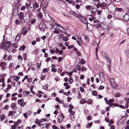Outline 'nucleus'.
<instances>
[{
    "instance_id": "2f4dec72",
    "label": "nucleus",
    "mask_w": 129,
    "mask_h": 129,
    "mask_svg": "<svg viewBox=\"0 0 129 129\" xmlns=\"http://www.w3.org/2000/svg\"><path fill=\"white\" fill-rule=\"evenodd\" d=\"M48 87V85L47 84L46 85L44 86L43 87V89H44L45 90H46L47 89Z\"/></svg>"
},
{
    "instance_id": "c03bdc74",
    "label": "nucleus",
    "mask_w": 129,
    "mask_h": 129,
    "mask_svg": "<svg viewBox=\"0 0 129 129\" xmlns=\"http://www.w3.org/2000/svg\"><path fill=\"white\" fill-rule=\"evenodd\" d=\"M25 6L27 9L29 7V5L28 3H26L25 4Z\"/></svg>"
},
{
    "instance_id": "c85d7f7f",
    "label": "nucleus",
    "mask_w": 129,
    "mask_h": 129,
    "mask_svg": "<svg viewBox=\"0 0 129 129\" xmlns=\"http://www.w3.org/2000/svg\"><path fill=\"white\" fill-rule=\"evenodd\" d=\"M39 50L37 49H36L33 51V54H36L38 53Z\"/></svg>"
},
{
    "instance_id": "b1692460",
    "label": "nucleus",
    "mask_w": 129,
    "mask_h": 129,
    "mask_svg": "<svg viewBox=\"0 0 129 129\" xmlns=\"http://www.w3.org/2000/svg\"><path fill=\"white\" fill-rule=\"evenodd\" d=\"M49 71V69L48 68H44L43 70V73H46L47 72Z\"/></svg>"
},
{
    "instance_id": "3c124183",
    "label": "nucleus",
    "mask_w": 129,
    "mask_h": 129,
    "mask_svg": "<svg viewBox=\"0 0 129 129\" xmlns=\"http://www.w3.org/2000/svg\"><path fill=\"white\" fill-rule=\"evenodd\" d=\"M62 58V57H59L58 58V60L59 62H60Z\"/></svg>"
},
{
    "instance_id": "774afa93",
    "label": "nucleus",
    "mask_w": 129,
    "mask_h": 129,
    "mask_svg": "<svg viewBox=\"0 0 129 129\" xmlns=\"http://www.w3.org/2000/svg\"><path fill=\"white\" fill-rule=\"evenodd\" d=\"M52 128L54 129H57V127L55 125H53L52 127Z\"/></svg>"
},
{
    "instance_id": "bb28decb",
    "label": "nucleus",
    "mask_w": 129,
    "mask_h": 129,
    "mask_svg": "<svg viewBox=\"0 0 129 129\" xmlns=\"http://www.w3.org/2000/svg\"><path fill=\"white\" fill-rule=\"evenodd\" d=\"M47 123H45L42 124V126L41 128H45L46 127L47 128Z\"/></svg>"
},
{
    "instance_id": "8fccbe9b",
    "label": "nucleus",
    "mask_w": 129,
    "mask_h": 129,
    "mask_svg": "<svg viewBox=\"0 0 129 129\" xmlns=\"http://www.w3.org/2000/svg\"><path fill=\"white\" fill-rule=\"evenodd\" d=\"M114 102V100L113 99H110V100H108V101H107V102H110V103H112Z\"/></svg>"
},
{
    "instance_id": "a878e982",
    "label": "nucleus",
    "mask_w": 129,
    "mask_h": 129,
    "mask_svg": "<svg viewBox=\"0 0 129 129\" xmlns=\"http://www.w3.org/2000/svg\"><path fill=\"white\" fill-rule=\"evenodd\" d=\"M92 125V123H89L87 125H86V127L87 128H89Z\"/></svg>"
},
{
    "instance_id": "9b49d317",
    "label": "nucleus",
    "mask_w": 129,
    "mask_h": 129,
    "mask_svg": "<svg viewBox=\"0 0 129 129\" xmlns=\"http://www.w3.org/2000/svg\"><path fill=\"white\" fill-rule=\"evenodd\" d=\"M70 14L71 15L76 17H77L78 18H79V17L80 16V15H78L77 14H76L75 12L73 11L71 12Z\"/></svg>"
},
{
    "instance_id": "39448f33",
    "label": "nucleus",
    "mask_w": 129,
    "mask_h": 129,
    "mask_svg": "<svg viewBox=\"0 0 129 129\" xmlns=\"http://www.w3.org/2000/svg\"><path fill=\"white\" fill-rule=\"evenodd\" d=\"M78 18L80 19L81 22L82 23L84 24H87V22L86 19L83 16L80 15L79 17Z\"/></svg>"
},
{
    "instance_id": "603ef678",
    "label": "nucleus",
    "mask_w": 129,
    "mask_h": 129,
    "mask_svg": "<svg viewBox=\"0 0 129 129\" xmlns=\"http://www.w3.org/2000/svg\"><path fill=\"white\" fill-rule=\"evenodd\" d=\"M104 88V87L103 86H100L99 88L98 89L99 90H101L103 89Z\"/></svg>"
},
{
    "instance_id": "0eeeda50",
    "label": "nucleus",
    "mask_w": 129,
    "mask_h": 129,
    "mask_svg": "<svg viewBox=\"0 0 129 129\" xmlns=\"http://www.w3.org/2000/svg\"><path fill=\"white\" fill-rule=\"evenodd\" d=\"M25 22L28 23L30 21V18L29 15L26 16L24 18Z\"/></svg>"
},
{
    "instance_id": "f8f14e48",
    "label": "nucleus",
    "mask_w": 129,
    "mask_h": 129,
    "mask_svg": "<svg viewBox=\"0 0 129 129\" xmlns=\"http://www.w3.org/2000/svg\"><path fill=\"white\" fill-rule=\"evenodd\" d=\"M126 13L123 16V20L125 21H127L129 19V16H128L127 14Z\"/></svg>"
},
{
    "instance_id": "5701e85b",
    "label": "nucleus",
    "mask_w": 129,
    "mask_h": 129,
    "mask_svg": "<svg viewBox=\"0 0 129 129\" xmlns=\"http://www.w3.org/2000/svg\"><path fill=\"white\" fill-rule=\"evenodd\" d=\"M103 75L104 74L102 72H101L99 73V75L100 79L103 77Z\"/></svg>"
},
{
    "instance_id": "f257e3e1",
    "label": "nucleus",
    "mask_w": 129,
    "mask_h": 129,
    "mask_svg": "<svg viewBox=\"0 0 129 129\" xmlns=\"http://www.w3.org/2000/svg\"><path fill=\"white\" fill-rule=\"evenodd\" d=\"M10 42H7L4 45V48L5 49H6L7 51H10L13 49V46L12 45V46L10 47Z\"/></svg>"
},
{
    "instance_id": "7c9ffc66",
    "label": "nucleus",
    "mask_w": 129,
    "mask_h": 129,
    "mask_svg": "<svg viewBox=\"0 0 129 129\" xmlns=\"http://www.w3.org/2000/svg\"><path fill=\"white\" fill-rule=\"evenodd\" d=\"M16 106V104L15 103H12L11 105V106L12 108L14 109L15 106Z\"/></svg>"
},
{
    "instance_id": "49530a36",
    "label": "nucleus",
    "mask_w": 129,
    "mask_h": 129,
    "mask_svg": "<svg viewBox=\"0 0 129 129\" xmlns=\"http://www.w3.org/2000/svg\"><path fill=\"white\" fill-rule=\"evenodd\" d=\"M107 104L109 105L110 107H112L113 105V104L112 103H110L109 102H107Z\"/></svg>"
},
{
    "instance_id": "13d9d810",
    "label": "nucleus",
    "mask_w": 129,
    "mask_h": 129,
    "mask_svg": "<svg viewBox=\"0 0 129 129\" xmlns=\"http://www.w3.org/2000/svg\"><path fill=\"white\" fill-rule=\"evenodd\" d=\"M71 116V119L72 120H74V115H70Z\"/></svg>"
},
{
    "instance_id": "052dcab7",
    "label": "nucleus",
    "mask_w": 129,
    "mask_h": 129,
    "mask_svg": "<svg viewBox=\"0 0 129 129\" xmlns=\"http://www.w3.org/2000/svg\"><path fill=\"white\" fill-rule=\"evenodd\" d=\"M54 32L55 33L58 34L59 33V31L58 30H55L54 31Z\"/></svg>"
},
{
    "instance_id": "a211bd4d",
    "label": "nucleus",
    "mask_w": 129,
    "mask_h": 129,
    "mask_svg": "<svg viewBox=\"0 0 129 129\" xmlns=\"http://www.w3.org/2000/svg\"><path fill=\"white\" fill-rule=\"evenodd\" d=\"M33 8L31 6H30L27 9L28 12H31L33 11Z\"/></svg>"
},
{
    "instance_id": "e2e57ef3",
    "label": "nucleus",
    "mask_w": 129,
    "mask_h": 129,
    "mask_svg": "<svg viewBox=\"0 0 129 129\" xmlns=\"http://www.w3.org/2000/svg\"><path fill=\"white\" fill-rule=\"evenodd\" d=\"M18 76L20 75V76H23V74L22 72H20L18 74Z\"/></svg>"
},
{
    "instance_id": "f3484780",
    "label": "nucleus",
    "mask_w": 129,
    "mask_h": 129,
    "mask_svg": "<svg viewBox=\"0 0 129 129\" xmlns=\"http://www.w3.org/2000/svg\"><path fill=\"white\" fill-rule=\"evenodd\" d=\"M122 10V9L121 8H116L115 9V11L118 12H121Z\"/></svg>"
},
{
    "instance_id": "20e7f679",
    "label": "nucleus",
    "mask_w": 129,
    "mask_h": 129,
    "mask_svg": "<svg viewBox=\"0 0 129 129\" xmlns=\"http://www.w3.org/2000/svg\"><path fill=\"white\" fill-rule=\"evenodd\" d=\"M45 24L42 22L40 23L39 25V28L42 30L44 31L45 28Z\"/></svg>"
},
{
    "instance_id": "680f3d73",
    "label": "nucleus",
    "mask_w": 129,
    "mask_h": 129,
    "mask_svg": "<svg viewBox=\"0 0 129 129\" xmlns=\"http://www.w3.org/2000/svg\"><path fill=\"white\" fill-rule=\"evenodd\" d=\"M114 34L113 33V32H111L110 33V37L112 38Z\"/></svg>"
},
{
    "instance_id": "4d7b16f0",
    "label": "nucleus",
    "mask_w": 129,
    "mask_h": 129,
    "mask_svg": "<svg viewBox=\"0 0 129 129\" xmlns=\"http://www.w3.org/2000/svg\"><path fill=\"white\" fill-rule=\"evenodd\" d=\"M25 48V47L24 45H23L21 47H20V49H22L23 50H24Z\"/></svg>"
},
{
    "instance_id": "f704fd0d",
    "label": "nucleus",
    "mask_w": 129,
    "mask_h": 129,
    "mask_svg": "<svg viewBox=\"0 0 129 129\" xmlns=\"http://www.w3.org/2000/svg\"><path fill=\"white\" fill-rule=\"evenodd\" d=\"M51 70V71L53 72H56L57 70L56 68H52Z\"/></svg>"
},
{
    "instance_id": "cd10ccee",
    "label": "nucleus",
    "mask_w": 129,
    "mask_h": 129,
    "mask_svg": "<svg viewBox=\"0 0 129 129\" xmlns=\"http://www.w3.org/2000/svg\"><path fill=\"white\" fill-rule=\"evenodd\" d=\"M5 118V115L4 114H2L1 117V120L2 121L4 120Z\"/></svg>"
},
{
    "instance_id": "2eb2a0df",
    "label": "nucleus",
    "mask_w": 129,
    "mask_h": 129,
    "mask_svg": "<svg viewBox=\"0 0 129 129\" xmlns=\"http://www.w3.org/2000/svg\"><path fill=\"white\" fill-rule=\"evenodd\" d=\"M27 32V30L26 28L23 29L21 32V34H22L24 36Z\"/></svg>"
},
{
    "instance_id": "f03ea898",
    "label": "nucleus",
    "mask_w": 129,
    "mask_h": 129,
    "mask_svg": "<svg viewBox=\"0 0 129 129\" xmlns=\"http://www.w3.org/2000/svg\"><path fill=\"white\" fill-rule=\"evenodd\" d=\"M109 81L112 87L115 89H116L117 87V85L115 82L114 78H109Z\"/></svg>"
},
{
    "instance_id": "ddd939ff",
    "label": "nucleus",
    "mask_w": 129,
    "mask_h": 129,
    "mask_svg": "<svg viewBox=\"0 0 129 129\" xmlns=\"http://www.w3.org/2000/svg\"><path fill=\"white\" fill-rule=\"evenodd\" d=\"M33 7L34 9L35 8H38L39 7V5L38 3L36 2L35 4H33Z\"/></svg>"
},
{
    "instance_id": "de8ad7c7",
    "label": "nucleus",
    "mask_w": 129,
    "mask_h": 129,
    "mask_svg": "<svg viewBox=\"0 0 129 129\" xmlns=\"http://www.w3.org/2000/svg\"><path fill=\"white\" fill-rule=\"evenodd\" d=\"M74 47V46L73 45H71L70 46H68V48L69 49H70L72 48H73Z\"/></svg>"
},
{
    "instance_id": "ea45409f",
    "label": "nucleus",
    "mask_w": 129,
    "mask_h": 129,
    "mask_svg": "<svg viewBox=\"0 0 129 129\" xmlns=\"http://www.w3.org/2000/svg\"><path fill=\"white\" fill-rule=\"evenodd\" d=\"M35 22V19H33L31 20L30 21V23L32 24H34Z\"/></svg>"
},
{
    "instance_id": "6e6d98bb",
    "label": "nucleus",
    "mask_w": 129,
    "mask_h": 129,
    "mask_svg": "<svg viewBox=\"0 0 129 129\" xmlns=\"http://www.w3.org/2000/svg\"><path fill=\"white\" fill-rule=\"evenodd\" d=\"M112 17V16L111 15H108L107 17V18L109 19H111Z\"/></svg>"
},
{
    "instance_id": "c9c22d12",
    "label": "nucleus",
    "mask_w": 129,
    "mask_h": 129,
    "mask_svg": "<svg viewBox=\"0 0 129 129\" xmlns=\"http://www.w3.org/2000/svg\"><path fill=\"white\" fill-rule=\"evenodd\" d=\"M13 111H9V114L8 115V116H10L11 115H13Z\"/></svg>"
},
{
    "instance_id": "5fc2aeb1",
    "label": "nucleus",
    "mask_w": 129,
    "mask_h": 129,
    "mask_svg": "<svg viewBox=\"0 0 129 129\" xmlns=\"http://www.w3.org/2000/svg\"><path fill=\"white\" fill-rule=\"evenodd\" d=\"M5 79L3 78H2L0 79V82H2L3 83L4 82Z\"/></svg>"
},
{
    "instance_id": "69168bd1",
    "label": "nucleus",
    "mask_w": 129,
    "mask_h": 129,
    "mask_svg": "<svg viewBox=\"0 0 129 129\" xmlns=\"http://www.w3.org/2000/svg\"><path fill=\"white\" fill-rule=\"evenodd\" d=\"M55 51L56 52V53H58L59 52V50L58 48H56V49Z\"/></svg>"
},
{
    "instance_id": "0e129e2a",
    "label": "nucleus",
    "mask_w": 129,
    "mask_h": 129,
    "mask_svg": "<svg viewBox=\"0 0 129 129\" xmlns=\"http://www.w3.org/2000/svg\"><path fill=\"white\" fill-rule=\"evenodd\" d=\"M77 69L78 71H80V67L79 65H78L77 67Z\"/></svg>"
},
{
    "instance_id": "37998d69",
    "label": "nucleus",
    "mask_w": 129,
    "mask_h": 129,
    "mask_svg": "<svg viewBox=\"0 0 129 129\" xmlns=\"http://www.w3.org/2000/svg\"><path fill=\"white\" fill-rule=\"evenodd\" d=\"M13 77H15L16 78L15 80L17 81L19 80L20 77L18 76L16 77V76H13Z\"/></svg>"
},
{
    "instance_id": "e433bc0d",
    "label": "nucleus",
    "mask_w": 129,
    "mask_h": 129,
    "mask_svg": "<svg viewBox=\"0 0 129 129\" xmlns=\"http://www.w3.org/2000/svg\"><path fill=\"white\" fill-rule=\"evenodd\" d=\"M73 81V80L72 78L70 77L69 79V82L70 83H71Z\"/></svg>"
},
{
    "instance_id": "338daca9",
    "label": "nucleus",
    "mask_w": 129,
    "mask_h": 129,
    "mask_svg": "<svg viewBox=\"0 0 129 129\" xmlns=\"http://www.w3.org/2000/svg\"><path fill=\"white\" fill-rule=\"evenodd\" d=\"M16 127V126L15 125H14L12 126V129H15Z\"/></svg>"
},
{
    "instance_id": "9d476101",
    "label": "nucleus",
    "mask_w": 129,
    "mask_h": 129,
    "mask_svg": "<svg viewBox=\"0 0 129 129\" xmlns=\"http://www.w3.org/2000/svg\"><path fill=\"white\" fill-rule=\"evenodd\" d=\"M106 4L103 2L101 4V8L103 9H104L106 8Z\"/></svg>"
},
{
    "instance_id": "393cba45",
    "label": "nucleus",
    "mask_w": 129,
    "mask_h": 129,
    "mask_svg": "<svg viewBox=\"0 0 129 129\" xmlns=\"http://www.w3.org/2000/svg\"><path fill=\"white\" fill-rule=\"evenodd\" d=\"M84 38L86 42H88L89 40V37L86 35H85L84 36Z\"/></svg>"
},
{
    "instance_id": "a18cd8bd",
    "label": "nucleus",
    "mask_w": 129,
    "mask_h": 129,
    "mask_svg": "<svg viewBox=\"0 0 129 129\" xmlns=\"http://www.w3.org/2000/svg\"><path fill=\"white\" fill-rule=\"evenodd\" d=\"M26 7L25 6H22L20 8L21 11H23L25 9Z\"/></svg>"
},
{
    "instance_id": "09e8293b",
    "label": "nucleus",
    "mask_w": 129,
    "mask_h": 129,
    "mask_svg": "<svg viewBox=\"0 0 129 129\" xmlns=\"http://www.w3.org/2000/svg\"><path fill=\"white\" fill-rule=\"evenodd\" d=\"M91 7L90 6L87 5L86 7V8L87 10H89L91 9Z\"/></svg>"
},
{
    "instance_id": "c756f323",
    "label": "nucleus",
    "mask_w": 129,
    "mask_h": 129,
    "mask_svg": "<svg viewBox=\"0 0 129 129\" xmlns=\"http://www.w3.org/2000/svg\"><path fill=\"white\" fill-rule=\"evenodd\" d=\"M92 93L93 95L95 96H96L97 95V92L95 91H93Z\"/></svg>"
},
{
    "instance_id": "dca6fc26",
    "label": "nucleus",
    "mask_w": 129,
    "mask_h": 129,
    "mask_svg": "<svg viewBox=\"0 0 129 129\" xmlns=\"http://www.w3.org/2000/svg\"><path fill=\"white\" fill-rule=\"evenodd\" d=\"M20 34L18 33L17 35L16 38V41H18L20 38Z\"/></svg>"
},
{
    "instance_id": "bf43d9fd",
    "label": "nucleus",
    "mask_w": 129,
    "mask_h": 129,
    "mask_svg": "<svg viewBox=\"0 0 129 129\" xmlns=\"http://www.w3.org/2000/svg\"><path fill=\"white\" fill-rule=\"evenodd\" d=\"M77 53L79 56H81V53L79 51H77Z\"/></svg>"
},
{
    "instance_id": "1a4fd4ad",
    "label": "nucleus",
    "mask_w": 129,
    "mask_h": 129,
    "mask_svg": "<svg viewBox=\"0 0 129 129\" xmlns=\"http://www.w3.org/2000/svg\"><path fill=\"white\" fill-rule=\"evenodd\" d=\"M64 118L63 115L62 113H61L60 115L57 118L58 121L60 122L62 120V119Z\"/></svg>"
},
{
    "instance_id": "4be33fe9",
    "label": "nucleus",
    "mask_w": 129,
    "mask_h": 129,
    "mask_svg": "<svg viewBox=\"0 0 129 129\" xmlns=\"http://www.w3.org/2000/svg\"><path fill=\"white\" fill-rule=\"evenodd\" d=\"M92 102V101L90 99H88L86 101V102L88 104H91Z\"/></svg>"
},
{
    "instance_id": "4468645a",
    "label": "nucleus",
    "mask_w": 129,
    "mask_h": 129,
    "mask_svg": "<svg viewBox=\"0 0 129 129\" xmlns=\"http://www.w3.org/2000/svg\"><path fill=\"white\" fill-rule=\"evenodd\" d=\"M18 15L19 18H22L23 17V13L22 12H20L19 13Z\"/></svg>"
},
{
    "instance_id": "6ab92c4d",
    "label": "nucleus",
    "mask_w": 129,
    "mask_h": 129,
    "mask_svg": "<svg viewBox=\"0 0 129 129\" xmlns=\"http://www.w3.org/2000/svg\"><path fill=\"white\" fill-rule=\"evenodd\" d=\"M86 102V101L84 99H82L80 102V103L82 104H84Z\"/></svg>"
},
{
    "instance_id": "6e6552de",
    "label": "nucleus",
    "mask_w": 129,
    "mask_h": 129,
    "mask_svg": "<svg viewBox=\"0 0 129 129\" xmlns=\"http://www.w3.org/2000/svg\"><path fill=\"white\" fill-rule=\"evenodd\" d=\"M108 24H105L101 27L102 29L104 31H107L108 29Z\"/></svg>"
},
{
    "instance_id": "7ed1b4c3",
    "label": "nucleus",
    "mask_w": 129,
    "mask_h": 129,
    "mask_svg": "<svg viewBox=\"0 0 129 129\" xmlns=\"http://www.w3.org/2000/svg\"><path fill=\"white\" fill-rule=\"evenodd\" d=\"M86 27L88 31L89 32H91L92 31L93 29V25L90 24L88 23H87Z\"/></svg>"
},
{
    "instance_id": "473e14b6",
    "label": "nucleus",
    "mask_w": 129,
    "mask_h": 129,
    "mask_svg": "<svg viewBox=\"0 0 129 129\" xmlns=\"http://www.w3.org/2000/svg\"><path fill=\"white\" fill-rule=\"evenodd\" d=\"M38 16L40 18H42L43 17L42 14L41 12H39L38 14Z\"/></svg>"
},
{
    "instance_id": "412c9836",
    "label": "nucleus",
    "mask_w": 129,
    "mask_h": 129,
    "mask_svg": "<svg viewBox=\"0 0 129 129\" xmlns=\"http://www.w3.org/2000/svg\"><path fill=\"white\" fill-rule=\"evenodd\" d=\"M19 22L21 23H23L25 22L24 19L23 18H19Z\"/></svg>"
},
{
    "instance_id": "4c0bfd02",
    "label": "nucleus",
    "mask_w": 129,
    "mask_h": 129,
    "mask_svg": "<svg viewBox=\"0 0 129 129\" xmlns=\"http://www.w3.org/2000/svg\"><path fill=\"white\" fill-rule=\"evenodd\" d=\"M96 7L97 8L101 7V4L100 3H99L96 5Z\"/></svg>"
},
{
    "instance_id": "a19ab883",
    "label": "nucleus",
    "mask_w": 129,
    "mask_h": 129,
    "mask_svg": "<svg viewBox=\"0 0 129 129\" xmlns=\"http://www.w3.org/2000/svg\"><path fill=\"white\" fill-rule=\"evenodd\" d=\"M125 52L126 54V55L128 56L129 55L128 54L129 53V51L128 50H125Z\"/></svg>"
},
{
    "instance_id": "aec40b11",
    "label": "nucleus",
    "mask_w": 129,
    "mask_h": 129,
    "mask_svg": "<svg viewBox=\"0 0 129 129\" xmlns=\"http://www.w3.org/2000/svg\"><path fill=\"white\" fill-rule=\"evenodd\" d=\"M29 92L27 91H24L23 92L24 95L26 96L27 95L29 94Z\"/></svg>"
},
{
    "instance_id": "423d86ee",
    "label": "nucleus",
    "mask_w": 129,
    "mask_h": 129,
    "mask_svg": "<svg viewBox=\"0 0 129 129\" xmlns=\"http://www.w3.org/2000/svg\"><path fill=\"white\" fill-rule=\"evenodd\" d=\"M18 103L19 104L20 106L22 107H23L26 104V102H24L23 99L19 100H18Z\"/></svg>"
},
{
    "instance_id": "72a5a7b5",
    "label": "nucleus",
    "mask_w": 129,
    "mask_h": 129,
    "mask_svg": "<svg viewBox=\"0 0 129 129\" xmlns=\"http://www.w3.org/2000/svg\"><path fill=\"white\" fill-rule=\"evenodd\" d=\"M121 96V94L119 92L117 93L115 95V97L116 98L120 97Z\"/></svg>"
},
{
    "instance_id": "864d4df0",
    "label": "nucleus",
    "mask_w": 129,
    "mask_h": 129,
    "mask_svg": "<svg viewBox=\"0 0 129 129\" xmlns=\"http://www.w3.org/2000/svg\"><path fill=\"white\" fill-rule=\"evenodd\" d=\"M51 59V58L50 57H48L46 58V61L47 62H48Z\"/></svg>"
},
{
    "instance_id": "79ce46f5",
    "label": "nucleus",
    "mask_w": 129,
    "mask_h": 129,
    "mask_svg": "<svg viewBox=\"0 0 129 129\" xmlns=\"http://www.w3.org/2000/svg\"><path fill=\"white\" fill-rule=\"evenodd\" d=\"M68 40V37H65L63 38V40L64 41H67Z\"/></svg>"
},
{
    "instance_id": "58836bf2",
    "label": "nucleus",
    "mask_w": 129,
    "mask_h": 129,
    "mask_svg": "<svg viewBox=\"0 0 129 129\" xmlns=\"http://www.w3.org/2000/svg\"><path fill=\"white\" fill-rule=\"evenodd\" d=\"M106 58H107V61L110 64L111 62V61L110 59L109 58L107 57V56L106 57Z\"/></svg>"
}]
</instances>
